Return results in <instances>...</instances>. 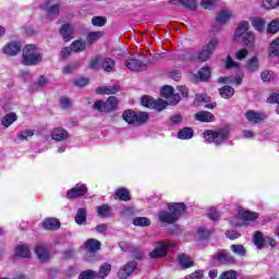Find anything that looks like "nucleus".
I'll list each match as a JSON object with an SVG mask.
<instances>
[{
  "label": "nucleus",
  "instance_id": "nucleus-1",
  "mask_svg": "<svg viewBox=\"0 0 279 279\" xmlns=\"http://www.w3.org/2000/svg\"><path fill=\"white\" fill-rule=\"evenodd\" d=\"M168 208L169 211H159L158 214L161 223H175L186 213V205L184 203H170Z\"/></svg>",
  "mask_w": 279,
  "mask_h": 279
},
{
  "label": "nucleus",
  "instance_id": "nucleus-2",
  "mask_svg": "<svg viewBox=\"0 0 279 279\" xmlns=\"http://www.w3.org/2000/svg\"><path fill=\"white\" fill-rule=\"evenodd\" d=\"M43 62V53L38 52L35 45H26L22 50V64L36 66Z\"/></svg>",
  "mask_w": 279,
  "mask_h": 279
},
{
  "label": "nucleus",
  "instance_id": "nucleus-3",
  "mask_svg": "<svg viewBox=\"0 0 279 279\" xmlns=\"http://www.w3.org/2000/svg\"><path fill=\"white\" fill-rule=\"evenodd\" d=\"M230 136V129L222 128L217 131L207 130L204 132V138L207 143H214V145H223Z\"/></svg>",
  "mask_w": 279,
  "mask_h": 279
},
{
  "label": "nucleus",
  "instance_id": "nucleus-4",
  "mask_svg": "<svg viewBox=\"0 0 279 279\" xmlns=\"http://www.w3.org/2000/svg\"><path fill=\"white\" fill-rule=\"evenodd\" d=\"M174 242H157V246L149 253L150 258H162L169 254L171 247H175Z\"/></svg>",
  "mask_w": 279,
  "mask_h": 279
},
{
  "label": "nucleus",
  "instance_id": "nucleus-5",
  "mask_svg": "<svg viewBox=\"0 0 279 279\" xmlns=\"http://www.w3.org/2000/svg\"><path fill=\"white\" fill-rule=\"evenodd\" d=\"M118 101L117 97L111 96L109 97L106 102L98 100L94 104V110H98L99 112H113V110H117Z\"/></svg>",
  "mask_w": 279,
  "mask_h": 279
},
{
  "label": "nucleus",
  "instance_id": "nucleus-6",
  "mask_svg": "<svg viewBox=\"0 0 279 279\" xmlns=\"http://www.w3.org/2000/svg\"><path fill=\"white\" fill-rule=\"evenodd\" d=\"M142 106L144 108H149L150 110H158V112H161V110H165L167 108V102L162 99H154L151 96H144L142 97Z\"/></svg>",
  "mask_w": 279,
  "mask_h": 279
},
{
  "label": "nucleus",
  "instance_id": "nucleus-7",
  "mask_svg": "<svg viewBox=\"0 0 279 279\" xmlns=\"http://www.w3.org/2000/svg\"><path fill=\"white\" fill-rule=\"evenodd\" d=\"M161 97H163L166 100V106H175V104L180 102V95L173 93V87L166 85L161 88Z\"/></svg>",
  "mask_w": 279,
  "mask_h": 279
},
{
  "label": "nucleus",
  "instance_id": "nucleus-8",
  "mask_svg": "<svg viewBox=\"0 0 279 279\" xmlns=\"http://www.w3.org/2000/svg\"><path fill=\"white\" fill-rule=\"evenodd\" d=\"M138 267V262L137 260H131L128 264H125L123 267L119 269L118 272V278L119 279H126L136 271V268Z\"/></svg>",
  "mask_w": 279,
  "mask_h": 279
},
{
  "label": "nucleus",
  "instance_id": "nucleus-9",
  "mask_svg": "<svg viewBox=\"0 0 279 279\" xmlns=\"http://www.w3.org/2000/svg\"><path fill=\"white\" fill-rule=\"evenodd\" d=\"M214 260L220 263V265H235L236 258L233 257L230 253L222 251L214 255Z\"/></svg>",
  "mask_w": 279,
  "mask_h": 279
},
{
  "label": "nucleus",
  "instance_id": "nucleus-10",
  "mask_svg": "<svg viewBox=\"0 0 279 279\" xmlns=\"http://www.w3.org/2000/svg\"><path fill=\"white\" fill-rule=\"evenodd\" d=\"M84 247L85 250L88 252L89 255H87V260H90V255L92 254H97V252H99V250H101V242H99V240L97 239H88L85 243H84Z\"/></svg>",
  "mask_w": 279,
  "mask_h": 279
},
{
  "label": "nucleus",
  "instance_id": "nucleus-11",
  "mask_svg": "<svg viewBox=\"0 0 279 279\" xmlns=\"http://www.w3.org/2000/svg\"><path fill=\"white\" fill-rule=\"evenodd\" d=\"M86 193H88V187L86 186V184H77L68 192L66 197L69 199H75L77 197H84Z\"/></svg>",
  "mask_w": 279,
  "mask_h": 279
},
{
  "label": "nucleus",
  "instance_id": "nucleus-12",
  "mask_svg": "<svg viewBox=\"0 0 279 279\" xmlns=\"http://www.w3.org/2000/svg\"><path fill=\"white\" fill-rule=\"evenodd\" d=\"M244 117L248 123H260V121H265V119H267V114L263 112H256L254 110L246 111Z\"/></svg>",
  "mask_w": 279,
  "mask_h": 279
},
{
  "label": "nucleus",
  "instance_id": "nucleus-13",
  "mask_svg": "<svg viewBox=\"0 0 279 279\" xmlns=\"http://www.w3.org/2000/svg\"><path fill=\"white\" fill-rule=\"evenodd\" d=\"M43 10H45L47 17L50 21H53L58 14H60V5L59 4H49V1H47L46 3H44L43 5Z\"/></svg>",
  "mask_w": 279,
  "mask_h": 279
},
{
  "label": "nucleus",
  "instance_id": "nucleus-14",
  "mask_svg": "<svg viewBox=\"0 0 279 279\" xmlns=\"http://www.w3.org/2000/svg\"><path fill=\"white\" fill-rule=\"evenodd\" d=\"M21 43L19 41H12L7 44L3 49H2V53H4L5 56H16L17 53L21 52Z\"/></svg>",
  "mask_w": 279,
  "mask_h": 279
},
{
  "label": "nucleus",
  "instance_id": "nucleus-15",
  "mask_svg": "<svg viewBox=\"0 0 279 279\" xmlns=\"http://www.w3.org/2000/svg\"><path fill=\"white\" fill-rule=\"evenodd\" d=\"M52 141H57V143H61L62 141H66L69 138V132L63 128H56L51 132Z\"/></svg>",
  "mask_w": 279,
  "mask_h": 279
},
{
  "label": "nucleus",
  "instance_id": "nucleus-16",
  "mask_svg": "<svg viewBox=\"0 0 279 279\" xmlns=\"http://www.w3.org/2000/svg\"><path fill=\"white\" fill-rule=\"evenodd\" d=\"M250 32V22L243 21L241 22L234 33L235 40H240L243 36L247 35Z\"/></svg>",
  "mask_w": 279,
  "mask_h": 279
},
{
  "label": "nucleus",
  "instance_id": "nucleus-17",
  "mask_svg": "<svg viewBox=\"0 0 279 279\" xmlns=\"http://www.w3.org/2000/svg\"><path fill=\"white\" fill-rule=\"evenodd\" d=\"M168 3H170V5H182L187 10H197L195 0H168Z\"/></svg>",
  "mask_w": 279,
  "mask_h": 279
},
{
  "label": "nucleus",
  "instance_id": "nucleus-18",
  "mask_svg": "<svg viewBox=\"0 0 279 279\" xmlns=\"http://www.w3.org/2000/svg\"><path fill=\"white\" fill-rule=\"evenodd\" d=\"M125 66L129 68L130 71H145V63L138 59H130L125 61Z\"/></svg>",
  "mask_w": 279,
  "mask_h": 279
},
{
  "label": "nucleus",
  "instance_id": "nucleus-19",
  "mask_svg": "<svg viewBox=\"0 0 279 279\" xmlns=\"http://www.w3.org/2000/svg\"><path fill=\"white\" fill-rule=\"evenodd\" d=\"M73 25L71 24H63L59 31V34H61L64 43H69L71 38H73Z\"/></svg>",
  "mask_w": 279,
  "mask_h": 279
},
{
  "label": "nucleus",
  "instance_id": "nucleus-20",
  "mask_svg": "<svg viewBox=\"0 0 279 279\" xmlns=\"http://www.w3.org/2000/svg\"><path fill=\"white\" fill-rule=\"evenodd\" d=\"M196 121H201V123H213L215 121V116L209 111H199L194 114Z\"/></svg>",
  "mask_w": 279,
  "mask_h": 279
},
{
  "label": "nucleus",
  "instance_id": "nucleus-21",
  "mask_svg": "<svg viewBox=\"0 0 279 279\" xmlns=\"http://www.w3.org/2000/svg\"><path fill=\"white\" fill-rule=\"evenodd\" d=\"M35 253L41 263H47V260H49V250H47L46 246L38 244L35 247Z\"/></svg>",
  "mask_w": 279,
  "mask_h": 279
},
{
  "label": "nucleus",
  "instance_id": "nucleus-22",
  "mask_svg": "<svg viewBox=\"0 0 279 279\" xmlns=\"http://www.w3.org/2000/svg\"><path fill=\"white\" fill-rule=\"evenodd\" d=\"M110 271H112V265L108 263H104L100 267L98 272H96V279H106L110 276Z\"/></svg>",
  "mask_w": 279,
  "mask_h": 279
},
{
  "label": "nucleus",
  "instance_id": "nucleus-23",
  "mask_svg": "<svg viewBox=\"0 0 279 279\" xmlns=\"http://www.w3.org/2000/svg\"><path fill=\"white\" fill-rule=\"evenodd\" d=\"M260 69V61L258 60V57L254 56L246 62V70L248 73H256Z\"/></svg>",
  "mask_w": 279,
  "mask_h": 279
},
{
  "label": "nucleus",
  "instance_id": "nucleus-24",
  "mask_svg": "<svg viewBox=\"0 0 279 279\" xmlns=\"http://www.w3.org/2000/svg\"><path fill=\"white\" fill-rule=\"evenodd\" d=\"M44 230H58L60 229V220L56 218H47L43 221Z\"/></svg>",
  "mask_w": 279,
  "mask_h": 279
},
{
  "label": "nucleus",
  "instance_id": "nucleus-25",
  "mask_svg": "<svg viewBox=\"0 0 279 279\" xmlns=\"http://www.w3.org/2000/svg\"><path fill=\"white\" fill-rule=\"evenodd\" d=\"M231 19H232V11L228 9L220 11L216 16V21L220 25H226V22L230 21Z\"/></svg>",
  "mask_w": 279,
  "mask_h": 279
},
{
  "label": "nucleus",
  "instance_id": "nucleus-26",
  "mask_svg": "<svg viewBox=\"0 0 279 279\" xmlns=\"http://www.w3.org/2000/svg\"><path fill=\"white\" fill-rule=\"evenodd\" d=\"M100 69H102L105 73H112V71H114V59L104 58L100 61Z\"/></svg>",
  "mask_w": 279,
  "mask_h": 279
},
{
  "label": "nucleus",
  "instance_id": "nucleus-27",
  "mask_svg": "<svg viewBox=\"0 0 279 279\" xmlns=\"http://www.w3.org/2000/svg\"><path fill=\"white\" fill-rule=\"evenodd\" d=\"M240 40L244 45V47H247V49H254L256 36L254 35V33L251 32L243 37H240Z\"/></svg>",
  "mask_w": 279,
  "mask_h": 279
},
{
  "label": "nucleus",
  "instance_id": "nucleus-28",
  "mask_svg": "<svg viewBox=\"0 0 279 279\" xmlns=\"http://www.w3.org/2000/svg\"><path fill=\"white\" fill-rule=\"evenodd\" d=\"M253 242L258 250H263V247H265V244L267 243V238H264L260 231H256L254 233Z\"/></svg>",
  "mask_w": 279,
  "mask_h": 279
},
{
  "label": "nucleus",
  "instance_id": "nucleus-29",
  "mask_svg": "<svg viewBox=\"0 0 279 279\" xmlns=\"http://www.w3.org/2000/svg\"><path fill=\"white\" fill-rule=\"evenodd\" d=\"M71 50L74 51V53H81V51L86 50V40L84 39H76L71 44Z\"/></svg>",
  "mask_w": 279,
  "mask_h": 279
},
{
  "label": "nucleus",
  "instance_id": "nucleus-30",
  "mask_svg": "<svg viewBox=\"0 0 279 279\" xmlns=\"http://www.w3.org/2000/svg\"><path fill=\"white\" fill-rule=\"evenodd\" d=\"M179 265L183 267V269H189L190 267H193L194 263L193 259H191V256L186 254H180L178 256Z\"/></svg>",
  "mask_w": 279,
  "mask_h": 279
},
{
  "label": "nucleus",
  "instance_id": "nucleus-31",
  "mask_svg": "<svg viewBox=\"0 0 279 279\" xmlns=\"http://www.w3.org/2000/svg\"><path fill=\"white\" fill-rule=\"evenodd\" d=\"M15 256H20L21 258H29L32 256V251L27 245L22 244L15 248Z\"/></svg>",
  "mask_w": 279,
  "mask_h": 279
},
{
  "label": "nucleus",
  "instance_id": "nucleus-32",
  "mask_svg": "<svg viewBox=\"0 0 279 279\" xmlns=\"http://www.w3.org/2000/svg\"><path fill=\"white\" fill-rule=\"evenodd\" d=\"M19 117L14 112H10L2 118L1 125L4 128H10L14 121H16Z\"/></svg>",
  "mask_w": 279,
  "mask_h": 279
},
{
  "label": "nucleus",
  "instance_id": "nucleus-33",
  "mask_svg": "<svg viewBox=\"0 0 279 279\" xmlns=\"http://www.w3.org/2000/svg\"><path fill=\"white\" fill-rule=\"evenodd\" d=\"M178 138H181V141H189L190 138H193V129L191 128H183L178 132Z\"/></svg>",
  "mask_w": 279,
  "mask_h": 279
},
{
  "label": "nucleus",
  "instance_id": "nucleus-34",
  "mask_svg": "<svg viewBox=\"0 0 279 279\" xmlns=\"http://www.w3.org/2000/svg\"><path fill=\"white\" fill-rule=\"evenodd\" d=\"M238 215L243 221H256V219H258L256 213L253 211H239Z\"/></svg>",
  "mask_w": 279,
  "mask_h": 279
},
{
  "label": "nucleus",
  "instance_id": "nucleus-35",
  "mask_svg": "<svg viewBox=\"0 0 279 279\" xmlns=\"http://www.w3.org/2000/svg\"><path fill=\"white\" fill-rule=\"evenodd\" d=\"M219 93L223 99H230L234 96V88L232 86L226 85L219 89Z\"/></svg>",
  "mask_w": 279,
  "mask_h": 279
},
{
  "label": "nucleus",
  "instance_id": "nucleus-36",
  "mask_svg": "<svg viewBox=\"0 0 279 279\" xmlns=\"http://www.w3.org/2000/svg\"><path fill=\"white\" fill-rule=\"evenodd\" d=\"M114 197H119L122 202L130 201V191L125 187H120L116 191Z\"/></svg>",
  "mask_w": 279,
  "mask_h": 279
},
{
  "label": "nucleus",
  "instance_id": "nucleus-37",
  "mask_svg": "<svg viewBox=\"0 0 279 279\" xmlns=\"http://www.w3.org/2000/svg\"><path fill=\"white\" fill-rule=\"evenodd\" d=\"M265 25H267V23L263 19L254 17L252 20V27H254L256 32H265Z\"/></svg>",
  "mask_w": 279,
  "mask_h": 279
},
{
  "label": "nucleus",
  "instance_id": "nucleus-38",
  "mask_svg": "<svg viewBox=\"0 0 279 279\" xmlns=\"http://www.w3.org/2000/svg\"><path fill=\"white\" fill-rule=\"evenodd\" d=\"M97 215L99 217H110V214L112 213V207L109 205H100L96 208Z\"/></svg>",
  "mask_w": 279,
  "mask_h": 279
},
{
  "label": "nucleus",
  "instance_id": "nucleus-39",
  "mask_svg": "<svg viewBox=\"0 0 279 279\" xmlns=\"http://www.w3.org/2000/svg\"><path fill=\"white\" fill-rule=\"evenodd\" d=\"M269 56L270 58L279 57V38L271 41L269 47Z\"/></svg>",
  "mask_w": 279,
  "mask_h": 279
},
{
  "label": "nucleus",
  "instance_id": "nucleus-40",
  "mask_svg": "<svg viewBox=\"0 0 279 279\" xmlns=\"http://www.w3.org/2000/svg\"><path fill=\"white\" fill-rule=\"evenodd\" d=\"M133 225L140 228H145L147 226H151V220L147 217H137L133 220Z\"/></svg>",
  "mask_w": 279,
  "mask_h": 279
},
{
  "label": "nucleus",
  "instance_id": "nucleus-41",
  "mask_svg": "<svg viewBox=\"0 0 279 279\" xmlns=\"http://www.w3.org/2000/svg\"><path fill=\"white\" fill-rule=\"evenodd\" d=\"M86 217H87L86 209L78 208V210L76 211V216H75V222L78 226H82V223H84L86 221Z\"/></svg>",
  "mask_w": 279,
  "mask_h": 279
},
{
  "label": "nucleus",
  "instance_id": "nucleus-42",
  "mask_svg": "<svg viewBox=\"0 0 279 279\" xmlns=\"http://www.w3.org/2000/svg\"><path fill=\"white\" fill-rule=\"evenodd\" d=\"M230 250H231V252H233V254H236L238 256H245L247 254L245 246H243L241 244H232L230 246Z\"/></svg>",
  "mask_w": 279,
  "mask_h": 279
},
{
  "label": "nucleus",
  "instance_id": "nucleus-43",
  "mask_svg": "<svg viewBox=\"0 0 279 279\" xmlns=\"http://www.w3.org/2000/svg\"><path fill=\"white\" fill-rule=\"evenodd\" d=\"M148 120H149V113L148 112H138V113L135 112V123L137 125H143Z\"/></svg>",
  "mask_w": 279,
  "mask_h": 279
},
{
  "label": "nucleus",
  "instance_id": "nucleus-44",
  "mask_svg": "<svg viewBox=\"0 0 279 279\" xmlns=\"http://www.w3.org/2000/svg\"><path fill=\"white\" fill-rule=\"evenodd\" d=\"M104 32H90L87 35V44L93 45V43H97V40H99V38H101Z\"/></svg>",
  "mask_w": 279,
  "mask_h": 279
},
{
  "label": "nucleus",
  "instance_id": "nucleus-45",
  "mask_svg": "<svg viewBox=\"0 0 279 279\" xmlns=\"http://www.w3.org/2000/svg\"><path fill=\"white\" fill-rule=\"evenodd\" d=\"M122 118L126 123H136V112L132 110L124 111Z\"/></svg>",
  "mask_w": 279,
  "mask_h": 279
},
{
  "label": "nucleus",
  "instance_id": "nucleus-46",
  "mask_svg": "<svg viewBox=\"0 0 279 279\" xmlns=\"http://www.w3.org/2000/svg\"><path fill=\"white\" fill-rule=\"evenodd\" d=\"M78 279H97V271L87 269L78 275Z\"/></svg>",
  "mask_w": 279,
  "mask_h": 279
},
{
  "label": "nucleus",
  "instance_id": "nucleus-47",
  "mask_svg": "<svg viewBox=\"0 0 279 279\" xmlns=\"http://www.w3.org/2000/svg\"><path fill=\"white\" fill-rule=\"evenodd\" d=\"M279 32V20H272L267 25V33L268 34H278Z\"/></svg>",
  "mask_w": 279,
  "mask_h": 279
},
{
  "label": "nucleus",
  "instance_id": "nucleus-48",
  "mask_svg": "<svg viewBox=\"0 0 279 279\" xmlns=\"http://www.w3.org/2000/svg\"><path fill=\"white\" fill-rule=\"evenodd\" d=\"M106 23H108V20L104 16H94L92 19V25H94V27H104Z\"/></svg>",
  "mask_w": 279,
  "mask_h": 279
},
{
  "label": "nucleus",
  "instance_id": "nucleus-49",
  "mask_svg": "<svg viewBox=\"0 0 279 279\" xmlns=\"http://www.w3.org/2000/svg\"><path fill=\"white\" fill-rule=\"evenodd\" d=\"M262 5L265 10H274L279 7V0H263Z\"/></svg>",
  "mask_w": 279,
  "mask_h": 279
},
{
  "label": "nucleus",
  "instance_id": "nucleus-50",
  "mask_svg": "<svg viewBox=\"0 0 279 279\" xmlns=\"http://www.w3.org/2000/svg\"><path fill=\"white\" fill-rule=\"evenodd\" d=\"M219 45V39L213 38L205 47V49L213 56Z\"/></svg>",
  "mask_w": 279,
  "mask_h": 279
},
{
  "label": "nucleus",
  "instance_id": "nucleus-51",
  "mask_svg": "<svg viewBox=\"0 0 279 279\" xmlns=\"http://www.w3.org/2000/svg\"><path fill=\"white\" fill-rule=\"evenodd\" d=\"M198 77H199L201 82H206V80H208V77H210V68H208V66L202 68L198 71Z\"/></svg>",
  "mask_w": 279,
  "mask_h": 279
},
{
  "label": "nucleus",
  "instance_id": "nucleus-52",
  "mask_svg": "<svg viewBox=\"0 0 279 279\" xmlns=\"http://www.w3.org/2000/svg\"><path fill=\"white\" fill-rule=\"evenodd\" d=\"M226 69L230 70V69H239V66H241V64L236 61H234V59H232V57L228 56L226 59V64H225Z\"/></svg>",
  "mask_w": 279,
  "mask_h": 279
},
{
  "label": "nucleus",
  "instance_id": "nucleus-53",
  "mask_svg": "<svg viewBox=\"0 0 279 279\" xmlns=\"http://www.w3.org/2000/svg\"><path fill=\"white\" fill-rule=\"evenodd\" d=\"M78 66H80V62L71 63V64L62 68V73H63V75H69L71 73H73V71H75V69H77Z\"/></svg>",
  "mask_w": 279,
  "mask_h": 279
},
{
  "label": "nucleus",
  "instance_id": "nucleus-54",
  "mask_svg": "<svg viewBox=\"0 0 279 279\" xmlns=\"http://www.w3.org/2000/svg\"><path fill=\"white\" fill-rule=\"evenodd\" d=\"M260 77L263 82H274V72L268 71V70H264L260 73Z\"/></svg>",
  "mask_w": 279,
  "mask_h": 279
},
{
  "label": "nucleus",
  "instance_id": "nucleus-55",
  "mask_svg": "<svg viewBox=\"0 0 279 279\" xmlns=\"http://www.w3.org/2000/svg\"><path fill=\"white\" fill-rule=\"evenodd\" d=\"M34 135V130H25L17 134V138L20 141H27V138H31V136Z\"/></svg>",
  "mask_w": 279,
  "mask_h": 279
},
{
  "label": "nucleus",
  "instance_id": "nucleus-56",
  "mask_svg": "<svg viewBox=\"0 0 279 279\" xmlns=\"http://www.w3.org/2000/svg\"><path fill=\"white\" fill-rule=\"evenodd\" d=\"M210 53L204 48L202 51L198 52L197 54V60L199 62H206L207 60L210 59Z\"/></svg>",
  "mask_w": 279,
  "mask_h": 279
},
{
  "label": "nucleus",
  "instance_id": "nucleus-57",
  "mask_svg": "<svg viewBox=\"0 0 279 279\" xmlns=\"http://www.w3.org/2000/svg\"><path fill=\"white\" fill-rule=\"evenodd\" d=\"M219 279H236V270H227L223 271L220 276Z\"/></svg>",
  "mask_w": 279,
  "mask_h": 279
},
{
  "label": "nucleus",
  "instance_id": "nucleus-58",
  "mask_svg": "<svg viewBox=\"0 0 279 279\" xmlns=\"http://www.w3.org/2000/svg\"><path fill=\"white\" fill-rule=\"evenodd\" d=\"M73 84L74 86H78V88H84V86H88V78L86 77L75 78Z\"/></svg>",
  "mask_w": 279,
  "mask_h": 279
},
{
  "label": "nucleus",
  "instance_id": "nucleus-59",
  "mask_svg": "<svg viewBox=\"0 0 279 279\" xmlns=\"http://www.w3.org/2000/svg\"><path fill=\"white\" fill-rule=\"evenodd\" d=\"M248 51L247 49H240L239 51L235 52V60H245V58H247L248 56Z\"/></svg>",
  "mask_w": 279,
  "mask_h": 279
},
{
  "label": "nucleus",
  "instance_id": "nucleus-60",
  "mask_svg": "<svg viewBox=\"0 0 279 279\" xmlns=\"http://www.w3.org/2000/svg\"><path fill=\"white\" fill-rule=\"evenodd\" d=\"M207 215L211 221H217L219 219V211H217L215 207L209 208Z\"/></svg>",
  "mask_w": 279,
  "mask_h": 279
},
{
  "label": "nucleus",
  "instance_id": "nucleus-61",
  "mask_svg": "<svg viewBox=\"0 0 279 279\" xmlns=\"http://www.w3.org/2000/svg\"><path fill=\"white\" fill-rule=\"evenodd\" d=\"M202 278H204V270H196L185 277V279H202Z\"/></svg>",
  "mask_w": 279,
  "mask_h": 279
},
{
  "label": "nucleus",
  "instance_id": "nucleus-62",
  "mask_svg": "<svg viewBox=\"0 0 279 279\" xmlns=\"http://www.w3.org/2000/svg\"><path fill=\"white\" fill-rule=\"evenodd\" d=\"M197 234L201 239H210V231L208 229L199 228Z\"/></svg>",
  "mask_w": 279,
  "mask_h": 279
},
{
  "label": "nucleus",
  "instance_id": "nucleus-63",
  "mask_svg": "<svg viewBox=\"0 0 279 279\" xmlns=\"http://www.w3.org/2000/svg\"><path fill=\"white\" fill-rule=\"evenodd\" d=\"M60 105H61V108H64L66 110L71 108V99H69L68 97H62L60 99Z\"/></svg>",
  "mask_w": 279,
  "mask_h": 279
},
{
  "label": "nucleus",
  "instance_id": "nucleus-64",
  "mask_svg": "<svg viewBox=\"0 0 279 279\" xmlns=\"http://www.w3.org/2000/svg\"><path fill=\"white\" fill-rule=\"evenodd\" d=\"M268 104H277L279 106V94H275L272 96H269L267 99Z\"/></svg>",
  "mask_w": 279,
  "mask_h": 279
}]
</instances>
